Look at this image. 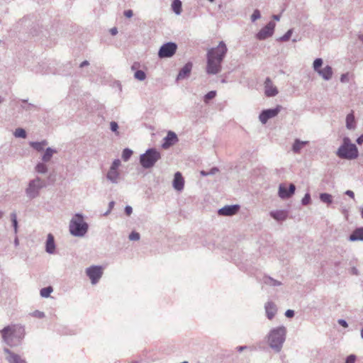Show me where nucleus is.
I'll list each match as a JSON object with an SVG mask.
<instances>
[{
  "instance_id": "obj_32",
  "label": "nucleus",
  "mask_w": 363,
  "mask_h": 363,
  "mask_svg": "<svg viewBox=\"0 0 363 363\" xmlns=\"http://www.w3.org/2000/svg\"><path fill=\"white\" fill-rule=\"evenodd\" d=\"M320 199L322 202L330 204L333 202V197L330 194L322 193L320 194Z\"/></svg>"
},
{
  "instance_id": "obj_6",
  "label": "nucleus",
  "mask_w": 363,
  "mask_h": 363,
  "mask_svg": "<svg viewBox=\"0 0 363 363\" xmlns=\"http://www.w3.org/2000/svg\"><path fill=\"white\" fill-rule=\"evenodd\" d=\"M46 186V182L39 177L30 179L25 189L26 196L30 199H33L40 196L41 189Z\"/></svg>"
},
{
  "instance_id": "obj_7",
  "label": "nucleus",
  "mask_w": 363,
  "mask_h": 363,
  "mask_svg": "<svg viewBox=\"0 0 363 363\" xmlns=\"http://www.w3.org/2000/svg\"><path fill=\"white\" fill-rule=\"evenodd\" d=\"M161 158V154L155 148H150L140 157V163L145 169L152 167Z\"/></svg>"
},
{
  "instance_id": "obj_53",
  "label": "nucleus",
  "mask_w": 363,
  "mask_h": 363,
  "mask_svg": "<svg viewBox=\"0 0 363 363\" xmlns=\"http://www.w3.org/2000/svg\"><path fill=\"white\" fill-rule=\"evenodd\" d=\"M140 63H139V62H134V63L132 65V66H131V69H132L133 71H134V70H135V71H136V70H139L138 69L140 68Z\"/></svg>"
},
{
  "instance_id": "obj_9",
  "label": "nucleus",
  "mask_w": 363,
  "mask_h": 363,
  "mask_svg": "<svg viewBox=\"0 0 363 363\" xmlns=\"http://www.w3.org/2000/svg\"><path fill=\"white\" fill-rule=\"evenodd\" d=\"M282 107L279 105L277 106L274 108H269L263 110L259 116V119L262 124H265L269 119L274 118L281 111Z\"/></svg>"
},
{
  "instance_id": "obj_58",
  "label": "nucleus",
  "mask_w": 363,
  "mask_h": 363,
  "mask_svg": "<svg viewBox=\"0 0 363 363\" xmlns=\"http://www.w3.org/2000/svg\"><path fill=\"white\" fill-rule=\"evenodd\" d=\"M357 144L359 145H362L363 143V134L361 135L357 139Z\"/></svg>"
},
{
  "instance_id": "obj_57",
  "label": "nucleus",
  "mask_w": 363,
  "mask_h": 363,
  "mask_svg": "<svg viewBox=\"0 0 363 363\" xmlns=\"http://www.w3.org/2000/svg\"><path fill=\"white\" fill-rule=\"evenodd\" d=\"M110 33L112 35H116L118 33V29L114 27L110 30Z\"/></svg>"
},
{
  "instance_id": "obj_8",
  "label": "nucleus",
  "mask_w": 363,
  "mask_h": 363,
  "mask_svg": "<svg viewBox=\"0 0 363 363\" xmlns=\"http://www.w3.org/2000/svg\"><path fill=\"white\" fill-rule=\"evenodd\" d=\"M177 49L176 43L169 42L162 45L158 52V56L160 58H167L172 57Z\"/></svg>"
},
{
  "instance_id": "obj_42",
  "label": "nucleus",
  "mask_w": 363,
  "mask_h": 363,
  "mask_svg": "<svg viewBox=\"0 0 363 363\" xmlns=\"http://www.w3.org/2000/svg\"><path fill=\"white\" fill-rule=\"evenodd\" d=\"M120 165H121V160L118 159H116V160H113V162H112L109 169H113V170L119 171L118 168H119Z\"/></svg>"
},
{
  "instance_id": "obj_47",
  "label": "nucleus",
  "mask_w": 363,
  "mask_h": 363,
  "mask_svg": "<svg viewBox=\"0 0 363 363\" xmlns=\"http://www.w3.org/2000/svg\"><path fill=\"white\" fill-rule=\"evenodd\" d=\"M140 234L134 231L129 235V239L130 240H138L140 239Z\"/></svg>"
},
{
  "instance_id": "obj_39",
  "label": "nucleus",
  "mask_w": 363,
  "mask_h": 363,
  "mask_svg": "<svg viewBox=\"0 0 363 363\" xmlns=\"http://www.w3.org/2000/svg\"><path fill=\"white\" fill-rule=\"evenodd\" d=\"M292 33H293V29H289L284 35L280 37L278 39V40L282 41V42H286L290 39Z\"/></svg>"
},
{
  "instance_id": "obj_19",
  "label": "nucleus",
  "mask_w": 363,
  "mask_h": 363,
  "mask_svg": "<svg viewBox=\"0 0 363 363\" xmlns=\"http://www.w3.org/2000/svg\"><path fill=\"white\" fill-rule=\"evenodd\" d=\"M55 248L56 245L55 242V238L52 234L49 233L45 242V252L48 254L52 255L55 252Z\"/></svg>"
},
{
  "instance_id": "obj_63",
  "label": "nucleus",
  "mask_w": 363,
  "mask_h": 363,
  "mask_svg": "<svg viewBox=\"0 0 363 363\" xmlns=\"http://www.w3.org/2000/svg\"><path fill=\"white\" fill-rule=\"evenodd\" d=\"M31 107H35V106L32 104H29L27 108H25V107H23V108H25L26 110H30V108Z\"/></svg>"
},
{
  "instance_id": "obj_11",
  "label": "nucleus",
  "mask_w": 363,
  "mask_h": 363,
  "mask_svg": "<svg viewBox=\"0 0 363 363\" xmlns=\"http://www.w3.org/2000/svg\"><path fill=\"white\" fill-rule=\"evenodd\" d=\"M275 23L269 21L264 28H262L257 34L256 37L258 40H264L274 33Z\"/></svg>"
},
{
  "instance_id": "obj_16",
  "label": "nucleus",
  "mask_w": 363,
  "mask_h": 363,
  "mask_svg": "<svg viewBox=\"0 0 363 363\" xmlns=\"http://www.w3.org/2000/svg\"><path fill=\"white\" fill-rule=\"evenodd\" d=\"M106 179L113 184H117L121 181V176L119 171L109 169L106 175Z\"/></svg>"
},
{
  "instance_id": "obj_51",
  "label": "nucleus",
  "mask_w": 363,
  "mask_h": 363,
  "mask_svg": "<svg viewBox=\"0 0 363 363\" xmlns=\"http://www.w3.org/2000/svg\"><path fill=\"white\" fill-rule=\"evenodd\" d=\"M133 15V12L132 10L130 9H128V10H125L124 11V16L126 17V18H131Z\"/></svg>"
},
{
  "instance_id": "obj_10",
  "label": "nucleus",
  "mask_w": 363,
  "mask_h": 363,
  "mask_svg": "<svg viewBox=\"0 0 363 363\" xmlns=\"http://www.w3.org/2000/svg\"><path fill=\"white\" fill-rule=\"evenodd\" d=\"M86 275L91 279L92 284H96L103 274L102 268L100 266H91L86 269Z\"/></svg>"
},
{
  "instance_id": "obj_28",
  "label": "nucleus",
  "mask_w": 363,
  "mask_h": 363,
  "mask_svg": "<svg viewBox=\"0 0 363 363\" xmlns=\"http://www.w3.org/2000/svg\"><path fill=\"white\" fill-rule=\"evenodd\" d=\"M355 119L353 113L347 114L346 117V127L349 130H353L355 128Z\"/></svg>"
},
{
  "instance_id": "obj_26",
  "label": "nucleus",
  "mask_w": 363,
  "mask_h": 363,
  "mask_svg": "<svg viewBox=\"0 0 363 363\" xmlns=\"http://www.w3.org/2000/svg\"><path fill=\"white\" fill-rule=\"evenodd\" d=\"M55 153H57V150L55 149H53L52 147L46 148L43 155L42 156V161L43 162H50Z\"/></svg>"
},
{
  "instance_id": "obj_44",
  "label": "nucleus",
  "mask_w": 363,
  "mask_h": 363,
  "mask_svg": "<svg viewBox=\"0 0 363 363\" xmlns=\"http://www.w3.org/2000/svg\"><path fill=\"white\" fill-rule=\"evenodd\" d=\"M261 14L258 9H255L253 12V13L251 16V20L252 22L255 21L256 20L260 18Z\"/></svg>"
},
{
  "instance_id": "obj_55",
  "label": "nucleus",
  "mask_w": 363,
  "mask_h": 363,
  "mask_svg": "<svg viewBox=\"0 0 363 363\" xmlns=\"http://www.w3.org/2000/svg\"><path fill=\"white\" fill-rule=\"evenodd\" d=\"M133 212V208L131 206H126L125 207V213L128 215V216H130Z\"/></svg>"
},
{
  "instance_id": "obj_15",
  "label": "nucleus",
  "mask_w": 363,
  "mask_h": 363,
  "mask_svg": "<svg viewBox=\"0 0 363 363\" xmlns=\"http://www.w3.org/2000/svg\"><path fill=\"white\" fill-rule=\"evenodd\" d=\"M264 94L267 96H275L278 94L277 88L273 85L270 78L267 77L264 82Z\"/></svg>"
},
{
  "instance_id": "obj_56",
  "label": "nucleus",
  "mask_w": 363,
  "mask_h": 363,
  "mask_svg": "<svg viewBox=\"0 0 363 363\" xmlns=\"http://www.w3.org/2000/svg\"><path fill=\"white\" fill-rule=\"evenodd\" d=\"M345 194H346V195H347L348 196H350V197L352 198V199H354V192H353L352 191H351V190H347V191H345Z\"/></svg>"
},
{
  "instance_id": "obj_17",
  "label": "nucleus",
  "mask_w": 363,
  "mask_h": 363,
  "mask_svg": "<svg viewBox=\"0 0 363 363\" xmlns=\"http://www.w3.org/2000/svg\"><path fill=\"white\" fill-rule=\"evenodd\" d=\"M266 315L268 319L274 318L277 312V307L272 301H267L264 305Z\"/></svg>"
},
{
  "instance_id": "obj_60",
  "label": "nucleus",
  "mask_w": 363,
  "mask_h": 363,
  "mask_svg": "<svg viewBox=\"0 0 363 363\" xmlns=\"http://www.w3.org/2000/svg\"><path fill=\"white\" fill-rule=\"evenodd\" d=\"M89 65V62L87 60H84V61H83V62L80 64L79 67H85V66H88Z\"/></svg>"
},
{
  "instance_id": "obj_36",
  "label": "nucleus",
  "mask_w": 363,
  "mask_h": 363,
  "mask_svg": "<svg viewBox=\"0 0 363 363\" xmlns=\"http://www.w3.org/2000/svg\"><path fill=\"white\" fill-rule=\"evenodd\" d=\"M16 138H26V132L23 128H16L13 133Z\"/></svg>"
},
{
  "instance_id": "obj_3",
  "label": "nucleus",
  "mask_w": 363,
  "mask_h": 363,
  "mask_svg": "<svg viewBox=\"0 0 363 363\" xmlns=\"http://www.w3.org/2000/svg\"><path fill=\"white\" fill-rule=\"evenodd\" d=\"M336 155L340 159L352 160L358 157L359 151L356 145L352 143L348 137H344L342 145L336 151Z\"/></svg>"
},
{
  "instance_id": "obj_31",
  "label": "nucleus",
  "mask_w": 363,
  "mask_h": 363,
  "mask_svg": "<svg viewBox=\"0 0 363 363\" xmlns=\"http://www.w3.org/2000/svg\"><path fill=\"white\" fill-rule=\"evenodd\" d=\"M35 170L39 174H45L48 172V167L44 162H38L35 167Z\"/></svg>"
},
{
  "instance_id": "obj_61",
  "label": "nucleus",
  "mask_w": 363,
  "mask_h": 363,
  "mask_svg": "<svg viewBox=\"0 0 363 363\" xmlns=\"http://www.w3.org/2000/svg\"><path fill=\"white\" fill-rule=\"evenodd\" d=\"M351 271H352V273L353 274L358 275L359 272H358V270H357V269L356 267H352Z\"/></svg>"
},
{
  "instance_id": "obj_46",
  "label": "nucleus",
  "mask_w": 363,
  "mask_h": 363,
  "mask_svg": "<svg viewBox=\"0 0 363 363\" xmlns=\"http://www.w3.org/2000/svg\"><path fill=\"white\" fill-rule=\"evenodd\" d=\"M32 316L38 318H43L45 317V313L40 311H35L31 313Z\"/></svg>"
},
{
  "instance_id": "obj_59",
  "label": "nucleus",
  "mask_w": 363,
  "mask_h": 363,
  "mask_svg": "<svg viewBox=\"0 0 363 363\" xmlns=\"http://www.w3.org/2000/svg\"><path fill=\"white\" fill-rule=\"evenodd\" d=\"M247 348V346H238L237 347V350L239 352H241L242 351H244L245 350H246Z\"/></svg>"
},
{
  "instance_id": "obj_5",
  "label": "nucleus",
  "mask_w": 363,
  "mask_h": 363,
  "mask_svg": "<svg viewBox=\"0 0 363 363\" xmlns=\"http://www.w3.org/2000/svg\"><path fill=\"white\" fill-rule=\"evenodd\" d=\"M89 225L81 213H76L70 220L69 230L75 237H83L88 231Z\"/></svg>"
},
{
  "instance_id": "obj_41",
  "label": "nucleus",
  "mask_w": 363,
  "mask_h": 363,
  "mask_svg": "<svg viewBox=\"0 0 363 363\" xmlns=\"http://www.w3.org/2000/svg\"><path fill=\"white\" fill-rule=\"evenodd\" d=\"M218 172V169L217 167H213V168L211 169V170L209 172H206V171L202 170L201 172V174L202 176L206 177V176H208V175L215 174Z\"/></svg>"
},
{
  "instance_id": "obj_35",
  "label": "nucleus",
  "mask_w": 363,
  "mask_h": 363,
  "mask_svg": "<svg viewBox=\"0 0 363 363\" xmlns=\"http://www.w3.org/2000/svg\"><path fill=\"white\" fill-rule=\"evenodd\" d=\"M11 219L13 227L14 233L15 234H16L18 233V220L17 216L15 212L11 213Z\"/></svg>"
},
{
  "instance_id": "obj_30",
  "label": "nucleus",
  "mask_w": 363,
  "mask_h": 363,
  "mask_svg": "<svg viewBox=\"0 0 363 363\" xmlns=\"http://www.w3.org/2000/svg\"><path fill=\"white\" fill-rule=\"evenodd\" d=\"M263 283L272 286H278L281 285V283L279 281L274 279L273 278L267 276L263 277Z\"/></svg>"
},
{
  "instance_id": "obj_25",
  "label": "nucleus",
  "mask_w": 363,
  "mask_h": 363,
  "mask_svg": "<svg viewBox=\"0 0 363 363\" xmlns=\"http://www.w3.org/2000/svg\"><path fill=\"white\" fill-rule=\"evenodd\" d=\"M308 141H302L299 139H296L292 145V151L295 153H299L301 150L304 145H307Z\"/></svg>"
},
{
  "instance_id": "obj_27",
  "label": "nucleus",
  "mask_w": 363,
  "mask_h": 363,
  "mask_svg": "<svg viewBox=\"0 0 363 363\" xmlns=\"http://www.w3.org/2000/svg\"><path fill=\"white\" fill-rule=\"evenodd\" d=\"M29 145L36 151L41 152L44 150L45 146L48 145V141L43 140L40 142H30Z\"/></svg>"
},
{
  "instance_id": "obj_2",
  "label": "nucleus",
  "mask_w": 363,
  "mask_h": 363,
  "mask_svg": "<svg viewBox=\"0 0 363 363\" xmlns=\"http://www.w3.org/2000/svg\"><path fill=\"white\" fill-rule=\"evenodd\" d=\"M3 341L10 347H16L21 344L24 337V328L20 325H8L0 330Z\"/></svg>"
},
{
  "instance_id": "obj_24",
  "label": "nucleus",
  "mask_w": 363,
  "mask_h": 363,
  "mask_svg": "<svg viewBox=\"0 0 363 363\" xmlns=\"http://www.w3.org/2000/svg\"><path fill=\"white\" fill-rule=\"evenodd\" d=\"M349 240L363 241V227L356 228L349 237Z\"/></svg>"
},
{
  "instance_id": "obj_33",
  "label": "nucleus",
  "mask_w": 363,
  "mask_h": 363,
  "mask_svg": "<svg viewBox=\"0 0 363 363\" xmlns=\"http://www.w3.org/2000/svg\"><path fill=\"white\" fill-rule=\"evenodd\" d=\"M53 289L52 286L45 287L40 289V294L42 297L48 298L52 292Z\"/></svg>"
},
{
  "instance_id": "obj_14",
  "label": "nucleus",
  "mask_w": 363,
  "mask_h": 363,
  "mask_svg": "<svg viewBox=\"0 0 363 363\" xmlns=\"http://www.w3.org/2000/svg\"><path fill=\"white\" fill-rule=\"evenodd\" d=\"M178 140L177 134L174 132L169 130L164 138V143H162V147L164 149H168L169 147L177 143Z\"/></svg>"
},
{
  "instance_id": "obj_13",
  "label": "nucleus",
  "mask_w": 363,
  "mask_h": 363,
  "mask_svg": "<svg viewBox=\"0 0 363 363\" xmlns=\"http://www.w3.org/2000/svg\"><path fill=\"white\" fill-rule=\"evenodd\" d=\"M240 209L239 205H228L220 208L218 211L220 216H231L238 213Z\"/></svg>"
},
{
  "instance_id": "obj_20",
  "label": "nucleus",
  "mask_w": 363,
  "mask_h": 363,
  "mask_svg": "<svg viewBox=\"0 0 363 363\" xmlns=\"http://www.w3.org/2000/svg\"><path fill=\"white\" fill-rule=\"evenodd\" d=\"M184 186V180L179 172H177L174 174V177L173 179V187L177 191H181L183 190Z\"/></svg>"
},
{
  "instance_id": "obj_48",
  "label": "nucleus",
  "mask_w": 363,
  "mask_h": 363,
  "mask_svg": "<svg viewBox=\"0 0 363 363\" xmlns=\"http://www.w3.org/2000/svg\"><path fill=\"white\" fill-rule=\"evenodd\" d=\"M350 81V79H349V74L348 73H345V74H342L340 77V82H342V83H347L349 82Z\"/></svg>"
},
{
  "instance_id": "obj_4",
  "label": "nucleus",
  "mask_w": 363,
  "mask_h": 363,
  "mask_svg": "<svg viewBox=\"0 0 363 363\" xmlns=\"http://www.w3.org/2000/svg\"><path fill=\"white\" fill-rule=\"evenodd\" d=\"M286 329L284 326H279L270 330L268 335V342L271 348L277 352L281 351L286 339Z\"/></svg>"
},
{
  "instance_id": "obj_64",
  "label": "nucleus",
  "mask_w": 363,
  "mask_h": 363,
  "mask_svg": "<svg viewBox=\"0 0 363 363\" xmlns=\"http://www.w3.org/2000/svg\"><path fill=\"white\" fill-rule=\"evenodd\" d=\"M273 18L276 21H279L280 20V16L279 15H274L273 16Z\"/></svg>"
},
{
  "instance_id": "obj_21",
  "label": "nucleus",
  "mask_w": 363,
  "mask_h": 363,
  "mask_svg": "<svg viewBox=\"0 0 363 363\" xmlns=\"http://www.w3.org/2000/svg\"><path fill=\"white\" fill-rule=\"evenodd\" d=\"M193 65L191 62H187L179 72L177 80H182L188 77L191 73Z\"/></svg>"
},
{
  "instance_id": "obj_49",
  "label": "nucleus",
  "mask_w": 363,
  "mask_h": 363,
  "mask_svg": "<svg viewBox=\"0 0 363 363\" xmlns=\"http://www.w3.org/2000/svg\"><path fill=\"white\" fill-rule=\"evenodd\" d=\"M356 360V356L354 354H350L346 358L345 363H354Z\"/></svg>"
},
{
  "instance_id": "obj_18",
  "label": "nucleus",
  "mask_w": 363,
  "mask_h": 363,
  "mask_svg": "<svg viewBox=\"0 0 363 363\" xmlns=\"http://www.w3.org/2000/svg\"><path fill=\"white\" fill-rule=\"evenodd\" d=\"M4 352L8 354L6 359L9 363H26L18 354L13 353L9 349L4 348Z\"/></svg>"
},
{
  "instance_id": "obj_34",
  "label": "nucleus",
  "mask_w": 363,
  "mask_h": 363,
  "mask_svg": "<svg viewBox=\"0 0 363 363\" xmlns=\"http://www.w3.org/2000/svg\"><path fill=\"white\" fill-rule=\"evenodd\" d=\"M323 61L321 58H316L313 63V68L315 72H318L321 69Z\"/></svg>"
},
{
  "instance_id": "obj_54",
  "label": "nucleus",
  "mask_w": 363,
  "mask_h": 363,
  "mask_svg": "<svg viewBox=\"0 0 363 363\" xmlns=\"http://www.w3.org/2000/svg\"><path fill=\"white\" fill-rule=\"evenodd\" d=\"M114 205H115L114 201L109 202L108 210L104 213V215H108L110 213V211L112 210V208H113Z\"/></svg>"
},
{
  "instance_id": "obj_1",
  "label": "nucleus",
  "mask_w": 363,
  "mask_h": 363,
  "mask_svg": "<svg viewBox=\"0 0 363 363\" xmlns=\"http://www.w3.org/2000/svg\"><path fill=\"white\" fill-rule=\"evenodd\" d=\"M227 51L228 48L223 41H220L216 48L208 50L206 55L207 74H217L221 71V63L227 53Z\"/></svg>"
},
{
  "instance_id": "obj_50",
  "label": "nucleus",
  "mask_w": 363,
  "mask_h": 363,
  "mask_svg": "<svg viewBox=\"0 0 363 363\" xmlns=\"http://www.w3.org/2000/svg\"><path fill=\"white\" fill-rule=\"evenodd\" d=\"M285 315L287 317V318H293L294 316V311L293 310H291V309H288L286 312H285Z\"/></svg>"
},
{
  "instance_id": "obj_29",
  "label": "nucleus",
  "mask_w": 363,
  "mask_h": 363,
  "mask_svg": "<svg viewBox=\"0 0 363 363\" xmlns=\"http://www.w3.org/2000/svg\"><path fill=\"white\" fill-rule=\"evenodd\" d=\"M172 11L177 14L180 15L182 11V3L180 0H173L171 5Z\"/></svg>"
},
{
  "instance_id": "obj_22",
  "label": "nucleus",
  "mask_w": 363,
  "mask_h": 363,
  "mask_svg": "<svg viewBox=\"0 0 363 363\" xmlns=\"http://www.w3.org/2000/svg\"><path fill=\"white\" fill-rule=\"evenodd\" d=\"M269 215L277 221H284L286 220L288 217V211L286 210L272 211Z\"/></svg>"
},
{
  "instance_id": "obj_38",
  "label": "nucleus",
  "mask_w": 363,
  "mask_h": 363,
  "mask_svg": "<svg viewBox=\"0 0 363 363\" xmlns=\"http://www.w3.org/2000/svg\"><path fill=\"white\" fill-rule=\"evenodd\" d=\"M133 154V151L130 149L125 148L123 150L122 153V158L124 161H128Z\"/></svg>"
},
{
  "instance_id": "obj_23",
  "label": "nucleus",
  "mask_w": 363,
  "mask_h": 363,
  "mask_svg": "<svg viewBox=\"0 0 363 363\" xmlns=\"http://www.w3.org/2000/svg\"><path fill=\"white\" fill-rule=\"evenodd\" d=\"M317 73L325 80L328 81L333 77V68L330 65H326L325 67L321 68Z\"/></svg>"
},
{
  "instance_id": "obj_40",
  "label": "nucleus",
  "mask_w": 363,
  "mask_h": 363,
  "mask_svg": "<svg viewBox=\"0 0 363 363\" xmlns=\"http://www.w3.org/2000/svg\"><path fill=\"white\" fill-rule=\"evenodd\" d=\"M216 96V91H211L208 92L205 96L203 101L205 103L208 104L209 100L213 99Z\"/></svg>"
},
{
  "instance_id": "obj_12",
  "label": "nucleus",
  "mask_w": 363,
  "mask_h": 363,
  "mask_svg": "<svg viewBox=\"0 0 363 363\" xmlns=\"http://www.w3.org/2000/svg\"><path fill=\"white\" fill-rule=\"evenodd\" d=\"M296 186L292 183L289 184V189L285 184H281L279 186L278 194L281 199H286L291 197L294 194Z\"/></svg>"
},
{
  "instance_id": "obj_52",
  "label": "nucleus",
  "mask_w": 363,
  "mask_h": 363,
  "mask_svg": "<svg viewBox=\"0 0 363 363\" xmlns=\"http://www.w3.org/2000/svg\"><path fill=\"white\" fill-rule=\"evenodd\" d=\"M337 322L341 326H342L344 328L348 327V324H347V321L344 319H339Z\"/></svg>"
},
{
  "instance_id": "obj_45",
  "label": "nucleus",
  "mask_w": 363,
  "mask_h": 363,
  "mask_svg": "<svg viewBox=\"0 0 363 363\" xmlns=\"http://www.w3.org/2000/svg\"><path fill=\"white\" fill-rule=\"evenodd\" d=\"M311 201V196L308 193H306L301 200V203L304 206L308 205Z\"/></svg>"
},
{
  "instance_id": "obj_62",
  "label": "nucleus",
  "mask_w": 363,
  "mask_h": 363,
  "mask_svg": "<svg viewBox=\"0 0 363 363\" xmlns=\"http://www.w3.org/2000/svg\"><path fill=\"white\" fill-rule=\"evenodd\" d=\"M13 242H14L15 246H16V247L19 245V241H18V239L17 237L15 238Z\"/></svg>"
},
{
  "instance_id": "obj_37",
  "label": "nucleus",
  "mask_w": 363,
  "mask_h": 363,
  "mask_svg": "<svg viewBox=\"0 0 363 363\" xmlns=\"http://www.w3.org/2000/svg\"><path fill=\"white\" fill-rule=\"evenodd\" d=\"M134 77L139 81H143L146 78V74L143 70H136L134 73Z\"/></svg>"
},
{
  "instance_id": "obj_43",
  "label": "nucleus",
  "mask_w": 363,
  "mask_h": 363,
  "mask_svg": "<svg viewBox=\"0 0 363 363\" xmlns=\"http://www.w3.org/2000/svg\"><path fill=\"white\" fill-rule=\"evenodd\" d=\"M110 129L112 132L115 133L117 135H118V134H119L118 132V125L116 122L111 121L110 123Z\"/></svg>"
}]
</instances>
